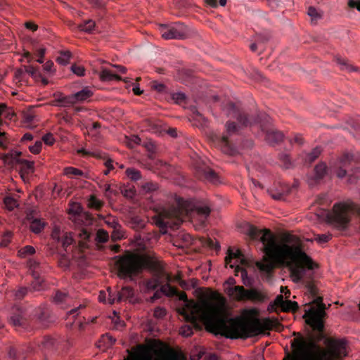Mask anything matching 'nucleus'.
<instances>
[{
    "instance_id": "obj_1",
    "label": "nucleus",
    "mask_w": 360,
    "mask_h": 360,
    "mask_svg": "<svg viewBox=\"0 0 360 360\" xmlns=\"http://www.w3.org/2000/svg\"><path fill=\"white\" fill-rule=\"evenodd\" d=\"M245 231L252 240H259L263 244L264 261L257 264L261 271L271 274L276 263L279 266L287 267L292 281L299 283L305 276L307 269H314L315 264L297 244L295 236H288L285 243H278L269 229L262 231L248 224Z\"/></svg>"
},
{
    "instance_id": "obj_2",
    "label": "nucleus",
    "mask_w": 360,
    "mask_h": 360,
    "mask_svg": "<svg viewBox=\"0 0 360 360\" xmlns=\"http://www.w3.org/2000/svg\"><path fill=\"white\" fill-rule=\"evenodd\" d=\"M175 296L186 303V308L182 309L181 314L194 325L198 326L197 321L200 318L205 323L215 326L224 337L231 339H246L262 332L259 323L247 324L239 319L229 318L226 300L219 295H217L219 299L218 302L204 300L201 304L189 301L186 292H180L178 289L177 293L173 297Z\"/></svg>"
},
{
    "instance_id": "obj_3",
    "label": "nucleus",
    "mask_w": 360,
    "mask_h": 360,
    "mask_svg": "<svg viewBox=\"0 0 360 360\" xmlns=\"http://www.w3.org/2000/svg\"><path fill=\"white\" fill-rule=\"evenodd\" d=\"M117 275L120 278L134 281L144 269L151 274V278L146 279L144 284L148 290H154L165 282H171L172 276L167 273L159 260L150 256L137 254H127L120 257L115 263Z\"/></svg>"
},
{
    "instance_id": "obj_4",
    "label": "nucleus",
    "mask_w": 360,
    "mask_h": 360,
    "mask_svg": "<svg viewBox=\"0 0 360 360\" xmlns=\"http://www.w3.org/2000/svg\"><path fill=\"white\" fill-rule=\"evenodd\" d=\"M224 111L228 117L236 119L239 124L237 125L235 122L228 121L226 124V134L217 138L222 152L226 154L230 155L236 154V149L229 141V137L237 134L240 127H247L254 124L260 123L261 129L265 132V138L269 143H278L283 139L281 131L274 128L269 129L264 126L262 123L263 120L267 122V117L264 114H259L255 117L250 116L231 102L227 103Z\"/></svg>"
},
{
    "instance_id": "obj_5",
    "label": "nucleus",
    "mask_w": 360,
    "mask_h": 360,
    "mask_svg": "<svg viewBox=\"0 0 360 360\" xmlns=\"http://www.w3.org/2000/svg\"><path fill=\"white\" fill-rule=\"evenodd\" d=\"M346 344L343 339L328 338L325 349L311 336L299 335L291 340L292 354L283 360H342L347 355Z\"/></svg>"
},
{
    "instance_id": "obj_6",
    "label": "nucleus",
    "mask_w": 360,
    "mask_h": 360,
    "mask_svg": "<svg viewBox=\"0 0 360 360\" xmlns=\"http://www.w3.org/2000/svg\"><path fill=\"white\" fill-rule=\"evenodd\" d=\"M178 208L172 210H164L154 218V222L160 228L170 226L172 221L175 224L182 221V216L192 217L197 214L201 224H204L210 216L211 210L210 205L205 202H193L184 200L182 198L178 200Z\"/></svg>"
},
{
    "instance_id": "obj_7",
    "label": "nucleus",
    "mask_w": 360,
    "mask_h": 360,
    "mask_svg": "<svg viewBox=\"0 0 360 360\" xmlns=\"http://www.w3.org/2000/svg\"><path fill=\"white\" fill-rule=\"evenodd\" d=\"M308 292L312 297L311 304L316 306H312L306 311L304 318H307V323L313 328L314 330L322 333L324 329V319L326 316L325 310L326 304L323 302V297L317 296V289L311 283L307 285Z\"/></svg>"
},
{
    "instance_id": "obj_8",
    "label": "nucleus",
    "mask_w": 360,
    "mask_h": 360,
    "mask_svg": "<svg viewBox=\"0 0 360 360\" xmlns=\"http://www.w3.org/2000/svg\"><path fill=\"white\" fill-rule=\"evenodd\" d=\"M356 213L360 217V207L350 202L336 203L333 208V212L327 213V218L335 227L345 229L351 219V216Z\"/></svg>"
},
{
    "instance_id": "obj_9",
    "label": "nucleus",
    "mask_w": 360,
    "mask_h": 360,
    "mask_svg": "<svg viewBox=\"0 0 360 360\" xmlns=\"http://www.w3.org/2000/svg\"><path fill=\"white\" fill-rule=\"evenodd\" d=\"M127 352L128 355L123 360H185L181 354L172 349H154L153 355L149 349L139 346V350Z\"/></svg>"
},
{
    "instance_id": "obj_10",
    "label": "nucleus",
    "mask_w": 360,
    "mask_h": 360,
    "mask_svg": "<svg viewBox=\"0 0 360 360\" xmlns=\"http://www.w3.org/2000/svg\"><path fill=\"white\" fill-rule=\"evenodd\" d=\"M225 292L231 299L238 302L251 301L254 303H262L269 299L266 291L254 288L245 289L242 285L229 286Z\"/></svg>"
},
{
    "instance_id": "obj_11",
    "label": "nucleus",
    "mask_w": 360,
    "mask_h": 360,
    "mask_svg": "<svg viewBox=\"0 0 360 360\" xmlns=\"http://www.w3.org/2000/svg\"><path fill=\"white\" fill-rule=\"evenodd\" d=\"M162 37L165 39H184L189 36V29L180 22L171 25H162L160 27Z\"/></svg>"
},
{
    "instance_id": "obj_12",
    "label": "nucleus",
    "mask_w": 360,
    "mask_h": 360,
    "mask_svg": "<svg viewBox=\"0 0 360 360\" xmlns=\"http://www.w3.org/2000/svg\"><path fill=\"white\" fill-rule=\"evenodd\" d=\"M93 95L92 91L89 87H84L81 91L68 96H62L57 100V102L62 106H70L77 102L86 101Z\"/></svg>"
},
{
    "instance_id": "obj_13",
    "label": "nucleus",
    "mask_w": 360,
    "mask_h": 360,
    "mask_svg": "<svg viewBox=\"0 0 360 360\" xmlns=\"http://www.w3.org/2000/svg\"><path fill=\"white\" fill-rule=\"evenodd\" d=\"M26 316L22 307H17L11 316L9 322L16 330L27 329L29 324Z\"/></svg>"
},
{
    "instance_id": "obj_14",
    "label": "nucleus",
    "mask_w": 360,
    "mask_h": 360,
    "mask_svg": "<svg viewBox=\"0 0 360 360\" xmlns=\"http://www.w3.org/2000/svg\"><path fill=\"white\" fill-rule=\"evenodd\" d=\"M52 237L54 240H56L58 242L61 243L63 248L67 254H69L72 251L73 248L75 247V240L73 239L72 236V233L70 232H63L60 233L59 232L54 231L52 233Z\"/></svg>"
},
{
    "instance_id": "obj_15",
    "label": "nucleus",
    "mask_w": 360,
    "mask_h": 360,
    "mask_svg": "<svg viewBox=\"0 0 360 360\" xmlns=\"http://www.w3.org/2000/svg\"><path fill=\"white\" fill-rule=\"evenodd\" d=\"M134 295V289L129 286H124L117 292H112L109 291L108 302L112 304L115 302H121L125 300L131 299Z\"/></svg>"
},
{
    "instance_id": "obj_16",
    "label": "nucleus",
    "mask_w": 360,
    "mask_h": 360,
    "mask_svg": "<svg viewBox=\"0 0 360 360\" xmlns=\"http://www.w3.org/2000/svg\"><path fill=\"white\" fill-rule=\"evenodd\" d=\"M153 295L150 297L151 302H154L161 297L163 294L167 297H173L177 293V288L171 285L170 282L162 283L157 289Z\"/></svg>"
},
{
    "instance_id": "obj_17",
    "label": "nucleus",
    "mask_w": 360,
    "mask_h": 360,
    "mask_svg": "<svg viewBox=\"0 0 360 360\" xmlns=\"http://www.w3.org/2000/svg\"><path fill=\"white\" fill-rule=\"evenodd\" d=\"M198 176L200 179L206 180L214 184L219 182L217 174L209 167L203 165L197 169Z\"/></svg>"
},
{
    "instance_id": "obj_18",
    "label": "nucleus",
    "mask_w": 360,
    "mask_h": 360,
    "mask_svg": "<svg viewBox=\"0 0 360 360\" xmlns=\"http://www.w3.org/2000/svg\"><path fill=\"white\" fill-rule=\"evenodd\" d=\"M186 321L188 323H191V325H185V326H183L181 328V330H180V333L182 335L184 336H186V337H188V336H191L192 334H193V328L196 329V330H199L200 329V326L199 325V322L201 321L202 323H204L205 325L208 326H210L212 328H213L214 329V330L216 331L217 333L218 334H220L222 336H224L221 333V331L214 325L212 324H209L207 323H205L204 321H202L201 319H198V321H197V323H198V326L196 325H194L193 323H191V321H188V320L186 319Z\"/></svg>"
},
{
    "instance_id": "obj_19",
    "label": "nucleus",
    "mask_w": 360,
    "mask_h": 360,
    "mask_svg": "<svg viewBox=\"0 0 360 360\" xmlns=\"http://www.w3.org/2000/svg\"><path fill=\"white\" fill-rule=\"evenodd\" d=\"M52 300L54 304L61 308L68 307L72 301V298L68 293L59 290L55 291L54 294L52 295Z\"/></svg>"
},
{
    "instance_id": "obj_20",
    "label": "nucleus",
    "mask_w": 360,
    "mask_h": 360,
    "mask_svg": "<svg viewBox=\"0 0 360 360\" xmlns=\"http://www.w3.org/2000/svg\"><path fill=\"white\" fill-rule=\"evenodd\" d=\"M37 320L43 327H48L49 325L55 321V317L51 314L47 307H42L37 312Z\"/></svg>"
},
{
    "instance_id": "obj_21",
    "label": "nucleus",
    "mask_w": 360,
    "mask_h": 360,
    "mask_svg": "<svg viewBox=\"0 0 360 360\" xmlns=\"http://www.w3.org/2000/svg\"><path fill=\"white\" fill-rule=\"evenodd\" d=\"M353 160V156L351 154L347 153L342 156L339 163V167L336 171L338 177L343 178L347 173V169L351 161Z\"/></svg>"
},
{
    "instance_id": "obj_22",
    "label": "nucleus",
    "mask_w": 360,
    "mask_h": 360,
    "mask_svg": "<svg viewBox=\"0 0 360 360\" xmlns=\"http://www.w3.org/2000/svg\"><path fill=\"white\" fill-rule=\"evenodd\" d=\"M25 352V348L16 349L13 347H10L7 353L8 358L9 360H24L26 358Z\"/></svg>"
},
{
    "instance_id": "obj_23",
    "label": "nucleus",
    "mask_w": 360,
    "mask_h": 360,
    "mask_svg": "<svg viewBox=\"0 0 360 360\" xmlns=\"http://www.w3.org/2000/svg\"><path fill=\"white\" fill-rule=\"evenodd\" d=\"M56 340L50 337L43 338L38 344L39 349L43 352L51 351L56 347Z\"/></svg>"
},
{
    "instance_id": "obj_24",
    "label": "nucleus",
    "mask_w": 360,
    "mask_h": 360,
    "mask_svg": "<svg viewBox=\"0 0 360 360\" xmlns=\"http://www.w3.org/2000/svg\"><path fill=\"white\" fill-rule=\"evenodd\" d=\"M32 277L34 281L29 288L30 291H41L44 289L45 284L44 280L41 278L39 273H33Z\"/></svg>"
},
{
    "instance_id": "obj_25",
    "label": "nucleus",
    "mask_w": 360,
    "mask_h": 360,
    "mask_svg": "<svg viewBox=\"0 0 360 360\" xmlns=\"http://www.w3.org/2000/svg\"><path fill=\"white\" fill-rule=\"evenodd\" d=\"M78 236L82 240L80 242L82 246H84V243L91 241V238L94 236L93 231L89 227H83L79 230Z\"/></svg>"
},
{
    "instance_id": "obj_26",
    "label": "nucleus",
    "mask_w": 360,
    "mask_h": 360,
    "mask_svg": "<svg viewBox=\"0 0 360 360\" xmlns=\"http://www.w3.org/2000/svg\"><path fill=\"white\" fill-rule=\"evenodd\" d=\"M99 76L101 79L104 82H110L112 80H122L120 76L107 69H103V70L100 72Z\"/></svg>"
},
{
    "instance_id": "obj_27",
    "label": "nucleus",
    "mask_w": 360,
    "mask_h": 360,
    "mask_svg": "<svg viewBox=\"0 0 360 360\" xmlns=\"http://www.w3.org/2000/svg\"><path fill=\"white\" fill-rule=\"evenodd\" d=\"M116 340L111 335L108 334H105L101 336V340L98 343V347L102 348L103 349H105L110 347H111L115 342Z\"/></svg>"
},
{
    "instance_id": "obj_28",
    "label": "nucleus",
    "mask_w": 360,
    "mask_h": 360,
    "mask_svg": "<svg viewBox=\"0 0 360 360\" xmlns=\"http://www.w3.org/2000/svg\"><path fill=\"white\" fill-rule=\"evenodd\" d=\"M129 223L131 228L136 231L143 229L146 226L145 220L139 216L131 217Z\"/></svg>"
},
{
    "instance_id": "obj_29",
    "label": "nucleus",
    "mask_w": 360,
    "mask_h": 360,
    "mask_svg": "<svg viewBox=\"0 0 360 360\" xmlns=\"http://www.w3.org/2000/svg\"><path fill=\"white\" fill-rule=\"evenodd\" d=\"M321 149L319 147H316L310 153L305 155L304 164L310 165L314 162L320 155Z\"/></svg>"
},
{
    "instance_id": "obj_30",
    "label": "nucleus",
    "mask_w": 360,
    "mask_h": 360,
    "mask_svg": "<svg viewBox=\"0 0 360 360\" xmlns=\"http://www.w3.org/2000/svg\"><path fill=\"white\" fill-rule=\"evenodd\" d=\"M328 168L325 163L318 164L314 168V175L316 180L322 179L327 174Z\"/></svg>"
},
{
    "instance_id": "obj_31",
    "label": "nucleus",
    "mask_w": 360,
    "mask_h": 360,
    "mask_svg": "<svg viewBox=\"0 0 360 360\" xmlns=\"http://www.w3.org/2000/svg\"><path fill=\"white\" fill-rule=\"evenodd\" d=\"M63 173L68 178L71 179L74 177L84 176L83 171L73 167H67L64 168Z\"/></svg>"
},
{
    "instance_id": "obj_32",
    "label": "nucleus",
    "mask_w": 360,
    "mask_h": 360,
    "mask_svg": "<svg viewBox=\"0 0 360 360\" xmlns=\"http://www.w3.org/2000/svg\"><path fill=\"white\" fill-rule=\"evenodd\" d=\"M286 304V301L283 300V297L282 295H278L276 296L274 302L271 303L269 306V310H275L276 308H281L283 310L285 305Z\"/></svg>"
},
{
    "instance_id": "obj_33",
    "label": "nucleus",
    "mask_w": 360,
    "mask_h": 360,
    "mask_svg": "<svg viewBox=\"0 0 360 360\" xmlns=\"http://www.w3.org/2000/svg\"><path fill=\"white\" fill-rule=\"evenodd\" d=\"M18 165H21V171L24 173L29 174L34 172L33 162L22 159V160H18Z\"/></svg>"
},
{
    "instance_id": "obj_34",
    "label": "nucleus",
    "mask_w": 360,
    "mask_h": 360,
    "mask_svg": "<svg viewBox=\"0 0 360 360\" xmlns=\"http://www.w3.org/2000/svg\"><path fill=\"white\" fill-rule=\"evenodd\" d=\"M59 54L60 55L56 58V61L60 65H67L71 58V53L69 51H60Z\"/></svg>"
},
{
    "instance_id": "obj_35",
    "label": "nucleus",
    "mask_w": 360,
    "mask_h": 360,
    "mask_svg": "<svg viewBox=\"0 0 360 360\" xmlns=\"http://www.w3.org/2000/svg\"><path fill=\"white\" fill-rule=\"evenodd\" d=\"M45 226L44 222L41 219H34L30 223V229L35 233H40Z\"/></svg>"
},
{
    "instance_id": "obj_36",
    "label": "nucleus",
    "mask_w": 360,
    "mask_h": 360,
    "mask_svg": "<svg viewBox=\"0 0 360 360\" xmlns=\"http://www.w3.org/2000/svg\"><path fill=\"white\" fill-rule=\"evenodd\" d=\"M109 235L108 233L103 230L99 229L94 236V239L97 243H104L108 240Z\"/></svg>"
},
{
    "instance_id": "obj_37",
    "label": "nucleus",
    "mask_w": 360,
    "mask_h": 360,
    "mask_svg": "<svg viewBox=\"0 0 360 360\" xmlns=\"http://www.w3.org/2000/svg\"><path fill=\"white\" fill-rule=\"evenodd\" d=\"M103 205V203L101 200L98 199L94 195H91L88 200V206L90 208L95 209L96 210H100Z\"/></svg>"
},
{
    "instance_id": "obj_38",
    "label": "nucleus",
    "mask_w": 360,
    "mask_h": 360,
    "mask_svg": "<svg viewBox=\"0 0 360 360\" xmlns=\"http://www.w3.org/2000/svg\"><path fill=\"white\" fill-rule=\"evenodd\" d=\"M126 174L131 181H136L141 179L140 171L134 168L127 169Z\"/></svg>"
},
{
    "instance_id": "obj_39",
    "label": "nucleus",
    "mask_w": 360,
    "mask_h": 360,
    "mask_svg": "<svg viewBox=\"0 0 360 360\" xmlns=\"http://www.w3.org/2000/svg\"><path fill=\"white\" fill-rule=\"evenodd\" d=\"M35 253V249L31 245H26L18 250V256L22 258L32 255Z\"/></svg>"
},
{
    "instance_id": "obj_40",
    "label": "nucleus",
    "mask_w": 360,
    "mask_h": 360,
    "mask_svg": "<svg viewBox=\"0 0 360 360\" xmlns=\"http://www.w3.org/2000/svg\"><path fill=\"white\" fill-rule=\"evenodd\" d=\"M95 27V22L92 20H88L84 21L82 23H80L78 25V28L86 32H90L93 30V29Z\"/></svg>"
},
{
    "instance_id": "obj_41",
    "label": "nucleus",
    "mask_w": 360,
    "mask_h": 360,
    "mask_svg": "<svg viewBox=\"0 0 360 360\" xmlns=\"http://www.w3.org/2000/svg\"><path fill=\"white\" fill-rule=\"evenodd\" d=\"M337 63L340 65L342 70H347L348 72L356 71L357 68L349 64L347 61L343 58H337Z\"/></svg>"
},
{
    "instance_id": "obj_42",
    "label": "nucleus",
    "mask_w": 360,
    "mask_h": 360,
    "mask_svg": "<svg viewBox=\"0 0 360 360\" xmlns=\"http://www.w3.org/2000/svg\"><path fill=\"white\" fill-rule=\"evenodd\" d=\"M279 160L282 164V166L285 169L290 168L292 165L290 158L287 153H281L279 155Z\"/></svg>"
},
{
    "instance_id": "obj_43",
    "label": "nucleus",
    "mask_w": 360,
    "mask_h": 360,
    "mask_svg": "<svg viewBox=\"0 0 360 360\" xmlns=\"http://www.w3.org/2000/svg\"><path fill=\"white\" fill-rule=\"evenodd\" d=\"M84 308V305L80 304L79 307L72 309L67 313V319L71 321L75 319L80 313L81 310Z\"/></svg>"
},
{
    "instance_id": "obj_44",
    "label": "nucleus",
    "mask_w": 360,
    "mask_h": 360,
    "mask_svg": "<svg viewBox=\"0 0 360 360\" xmlns=\"http://www.w3.org/2000/svg\"><path fill=\"white\" fill-rule=\"evenodd\" d=\"M25 74H29L32 77L38 79L41 77V74L39 72V69L33 66H24Z\"/></svg>"
},
{
    "instance_id": "obj_45",
    "label": "nucleus",
    "mask_w": 360,
    "mask_h": 360,
    "mask_svg": "<svg viewBox=\"0 0 360 360\" xmlns=\"http://www.w3.org/2000/svg\"><path fill=\"white\" fill-rule=\"evenodd\" d=\"M14 81L16 83L25 82L27 79L24 69H18L14 73Z\"/></svg>"
},
{
    "instance_id": "obj_46",
    "label": "nucleus",
    "mask_w": 360,
    "mask_h": 360,
    "mask_svg": "<svg viewBox=\"0 0 360 360\" xmlns=\"http://www.w3.org/2000/svg\"><path fill=\"white\" fill-rule=\"evenodd\" d=\"M141 188L146 193H150L157 191L158 188V186L155 182L147 181L141 185Z\"/></svg>"
},
{
    "instance_id": "obj_47",
    "label": "nucleus",
    "mask_w": 360,
    "mask_h": 360,
    "mask_svg": "<svg viewBox=\"0 0 360 360\" xmlns=\"http://www.w3.org/2000/svg\"><path fill=\"white\" fill-rule=\"evenodd\" d=\"M145 147L150 153L149 158L150 159L155 158V155L158 149L156 144L154 142L149 141L145 144Z\"/></svg>"
},
{
    "instance_id": "obj_48",
    "label": "nucleus",
    "mask_w": 360,
    "mask_h": 360,
    "mask_svg": "<svg viewBox=\"0 0 360 360\" xmlns=\"http://www.w3.org/2000/svg\"><path fill=\"white\" fill-rule=\"evenodd\" d=\"M242 257V253L240 250H237L236 252H233L231 249L228 250V255L225 258V261L226 264H230L232 259H240Z\"/></svg>"
},
{
    "instance_id": "obj_49",
    "label": "nucleus",
    "mask_w": 360,
    "mask_h": 360,
    "mask_svg": "<svg viewBox=\"0 0 360 360\" xmlns=\"http://www.w3.org/2000/svg\"><path fill=\"white\" fill-rule=\"evenodd\" d=\"M4 204L6 207L9 210H13L15 207L18 206V202L15 199L12 197L7 196L4 200Z\"/></svg>"
},
{
    "instance_id": "obj_50",
    "label": "nucleus",
    "mask_w": 360,
    "mask_h": 360,
    "mask_svg": "<svg viewBox=\"0 0 360 360\" xmlns=\"http://www.w3.org/2000/svg\"><path fill=\"white\" fill-rule=\"evenodd\" d=\"M27 265L29 266V269L32 271V274L33 273H39V269H40V263L34 259H30L28 260Z\"/></svg>"
},
{
    "instance_id": "obj_51",
    "label": "nucleus",
    "mask_w": 360,
    "mask_h": 360,
    "mask_svg": "<svg viewBox=\"0 0 360 360\" xmlns=\"http://www.w3.org/2000/svg\"><path fill=\"white\" fill-rule=\"evenodd\" d=\"M332 238L331 234H316L314 235V240L322 244L328 242Z\"/></svg>"
},
{
    "instance_id": "obj_52",
    "label": "nucleus",
    "mask_w": 360,
    "mask_h": 360,
    "mask_svg": "<svg viewBox=\"0 0 360 360\" xmlns=\"http://www.w3.org/2000/svg\"><path fill=\"white\" fill-rule=\"evenodd\" d=\"M172 98L178 104H181L185 102L186 96L185 94L182 92L174 93L172 95Z\"/></svg>"
},
{
    "instance_id": "obj_53",
    "label": "nucleus",
    "mask_w": 360,
    "mask_h": 360,
    "mask_svg": "<svg viewBox=\"0 0 360 360\" xmlns=\"http://www.w3.org/2000/svg\"><path fill=\"white\" fill-rule=\"evenodd\" d=\"M151 89L157 91L159 93H164L166 91L167 87L162 83H160L157 81H153L150 83Z\"/></svg>"
},
{
    "instance_id": "obj_54",
    "label": "nucleus",
    "mask_w": 360,
    "mask_h": 360,
    "mask_svg": "<svg viewBox=\"0 0 360 360\" xmlns=\"http://www.w3.org/2000/svg\"><path fill=\"white\" fill-rule=\"evenodd\" d=\"M12 237V233L11 231H6L2 237V240L0 242V247L5 248L11 242Z\"/></svg>"
},
{
    "instance_id": "obj_55",
    "label": "nucleus",
    "mask_w": 360,
    "mask_h": 360,
    "mask_svg": "<svg viewBox=\"0 0 360 360\" xmlns=\"http://www.w3.org/2000/svg\"><path fill=\"white\" fill-rule=\"evenodd\" d=\"M299 308L298 304L296 302L291 300H286V304L284 307L283 311H297Z\"/></svg>"
},
{
    "instance_id": "obj_56",
    "label": "nucleus",
    "mask_w": 360,
    "mask_h": 360,
    "mask_svg": "<svg viewBox=\"0 0 360 360\" xmlns=\"http://www.w3.org/2000/svg\"><path fill=\"white\" fill-rule=\"evenodd\" d=\"M72 72L79 77L84 76L85 69L83 66L74 64L71 66Z\"/></svg>"
},
{
    "instance_id": "obj_57",
    "label": "nucleus",
    "mask_w": 360,
    "mask_h": 360,
    "mask_svg": "<svg viewBox=\"0 0 360 360\" xmlns=\"http://www.w3.org/2000/svg\"><path fill=\"white\" fill-rule=\"evenodd\" d=\"M22 153L16 150H12L8 153V156L11 157V163L13 165L14 163L18 164V160H22V159L20 158Z\"/></svg>"
},
{
    "instance_id": "obj_58",
    "label": "nucleus",
    "mask_w": 360,
    "mask_h": 360,
    "mask_svg": "<svg viewBox=\"0 0 360 360\" xmlns=\"http://www.w3.org/2000/svg\"><path fill=\"white\" fill-rule=\"evenodd\" d=\"M77 153L79 154H81L83 156H86V155H91V156H94V157H96L98 158H101L102 156H101V154L100 152H89L86 150H85L84 148H80L77 150Z\"/></svg>"
},
{
    "instance_id": "obj_59",
    "label": "nucleus",
    "mask_w": 360,
    "mask_h": 360,
    "mask_svg": "<svg viewBox=\"0 0 360 360\" xmlns=\"http://www.w3.org/2000/svg\"><path fill=\"white\" fill-rule=\"evenodd\" d=\"M307 13L312 19L316 20L321 18V13L312 6L309 7Z\"/></svg>"
},
{
    "instance_id": "obj_60",
    "label": "nucleus",
    "mask_w": 360,
    "mask_h": 360,
    "mask_svg": "<svg viewBox=\"0 0 360 360\" xmlns=\"http://www.w3.org/2000/svg\"><path fill=\"white\" fill-rule=\"evenodd\" d=\"M153 315L157 319H162L166 315V309L161 307H158L154 309Z\"/></svg>"
},
{
    "instance_id": "obj_61",
    "label": "nucleus",
    "mask_w": 360,
    "mask_h": 360,
    "mask_svg": "<svg viewBox=\"0 0 360 360\" xmlns=\"http://www.w3.org/2000/svg\"><path fill=\"white\" fill-rule=\"evenodd\" d=\"M42 142L41 141H36L34 145L29 147L30 150L33 154H37L41 151Z\"/></svg>"
},
{
    "instance_id": "obj_62",
    "label": "nucleus",
    "mask_w": 360,
    "mask_h": 360,
    "mask_svg": "<svg viewBox=\"0 0 360 360\" xmlns=\"http://www.w3.org/2000/svg\"><path fill=\"white\" fill-rule=\"evenodd\" d=\"M42 140L46 144V145H49V146H51L55 142V139L53 138V136L52 134L51 133H49V134H45L43 137H42Z\"/></svg>"
},
{
    "instance_id": "obj_63",
    "label": "nucleus",
    "mask_w": 360,
    "mask_h": 360,
    "mask_svg": "<svg viewBox=\"0 0 360 360\" xmlns=\"http://www.w3.org/2000/svg\"><path fill=\"white\" fill-rule=\"evenodd\" d=\"M59 264L64 268H68L70 264L69 257L65 254H61V258L59 261Z\"/></svg>"
},
{
    "instance_id": "obj_64",
    "label": "nucleus",
    "mask_w": 360,
    "mask_h": 360,
    "mask_svg": "<svg viewBox=\"0 0 360 360\" xmlns=\"http://www.w3.org/2000/svg\"><path fill=\"white\" fill-rule=\"evenodd\" d=\"M28 290H30V289L25 287L19 288L15 292V297L18 300L22 299L27 293Z\"/></svg>"
}]
</instances>
